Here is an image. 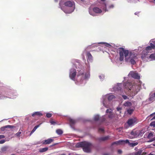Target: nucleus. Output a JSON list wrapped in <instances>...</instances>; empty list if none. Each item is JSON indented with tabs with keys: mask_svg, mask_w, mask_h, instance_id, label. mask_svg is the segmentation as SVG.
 I'll return each instance as SVG.
<instances>
[{
	"mask_svg": "<svg viewBox=\"0 0 155 155\" xmlns=\"http://www.w3.org/2000/svg\"><path fill=\"white\" fill-rule=\"evenodd\" d=\"M119 51L120 55L119 60L120 61L124 60V54L126 62H129L133 65L136 63L135 60L137 59V58L135 54L132 53L128 50H125L123 48H119Z\"/></svg>",
	"mask_w": 155,
	"mask_h": 155,
	"instance_id": "nucleus-1",
	"label": "nucleus"
},
{
	"mask_svg": "<svg viewBox=\"0 0 155 155\" xmlns=\"http://www.w3.org/2000/svg\"><path fill=\"white\" fill-rule=\"evenodd\" d=\"M124 85L126 89L132 90L131 92L134 95H135L139 91V87L133 85L131 83L126 82L124 84Z\"/></svg>",
	"mask_w": 155,
	"mask_h": 155,
	"instance_id": "nucleus-2",
	"label": "nucleus"
},
{
	"mask_svg": "<svg viewBox=\"0 0 155 155\" xmlns=\"http://www.w3.org/2000/svg\"><path fill=\"white\" fill-rule=\"evenodd\" d=\"M77 146L79 147L83 148V150L84 152L89 153L91 151V149L92 145L91 143L84 141L77 143Z\"/></svg>",
	"mask_w": 155,
	"mask_h": 155,
	"instance_id": "nucleus-3",
	"label": "nucleus"
},
{
	"mask_svg": "<svg viewBox=\"0 0 155 155\" xmlns=\"http://www.w3.org/2000/svg\"><path fill=\"white\" fill-rule=\"evenodd\" d=\"M77 72L76 70L74 68L70 69L69 73V77L73 80H74L76 76Z\"/></svg>",
	"mask_w": 155,
	"mask_h": 155,
	"instance_id": "nucleus-4",
	"label": "nucleus"
},
{
	"mask_svg": "<svg viewBox=\"0 0 155 155\" xmlns=\"http://www.w3.org/2000/svg\"><path fill=\"white\" fill-rule=\"evenodd\" d=\"M77 77L81 79V81H82L87 78L86 74H84V73L81 71H80L78 73Z\"/></svg>",
	"mask_w": 155,
	"mask_h": 155,
	"instance_id": "nucleus-5",
	"label": "nucleus"
},
{
	"mask_svg": "<svg viewBox=\"0 0 155 155\" xmlns=\"http://www.w3.org/2000/svg\"><path fill=\"white\" fill-rule=\"evenodd\" d=\"M146 154V153L143 152L141 149H139L138 151L130 153L128 155H145Z\"/></svg>",
	"mask_w": 155,
	"mask_h": 155,
	"instance_id": "nucleus-6",
	"label": "nucleus"
},
{
	"mask_svg": "<svg viewBox=\"0 0 155 155\" xmlns=\"http://www.w3.org/2000/svg\"><path fill=\"white\" fill-rule=\"evenodd\" d=\"M133 78L136 79H139L140 76L138 74L134 71H130L129 74Z\"/></svg>",
	"mask_w": 155,
	"mask_h": 155,
	"instance_id": "nucleus-7",
	"label": "nucleus"
},
{
	"mask_svg": "<svg viewBox=\"0 0 155 155\" xmlns=\"http://www.w3.org/2000/svg\"><path fill=\"white\" fill-rule=\"evenodd\" d=\"M137 120V119L135 118L130 119L128 120L127 123L129 126H130L136 123Z\"/></svg>",
	"mask_w": 155,
	"mask_h": 155,
	"instance_id": "nucleus-8",
	"label": "nucleus"
},
{
	"mask_svg": "<svg viewBox=\"0 0 155 155\" xmlns=\"http://www.w3.org/2000/svg\"><path fill=\"white\" fill-rule=\"evenodd\" d=\"M139 134L140 132L138 130L132 131L130 133V134L133 136V138L137 137L139 136Z\"/></svg>",
	"mask_w": 155,
	"mask_h": 155,
	"instance_id": "nucleus-9",
	"label": "nucleus"
},
{
	"mask_svg": "<svg viewBox=\"0 0 155 155\" xmlns=\"http://www.w3.org/2000/svg\"><path fill=\"white\" fill-rule=\"evenodd\" d=\"M54 141V140L49 138L47 140H45L43 141V144L44 145H47L50 144L51 142H53Z\"/></svg>",
	"mask_w": 155,
	"mask_h": 155,
	"instance_id": "nucleus-10",
	"label": "nucleus"
},
{
	"mask_svg": "<svg viewBox=\"0 0 155 155\" xmlns=\"http://www.w3.org/2000/svg\"><path fill=\"white\" fill-rule=\"evenodd\" d=\"M64 5L68 7H72L74 5V2L70 1H68L65 2Z\"/></svg>",
	"mask_w": 155,
	"mask_h": 155,
	"instance_id": "nucleus-11",
	"label": "nucleus"
},
{
	"mask_svg": "<svg viewBox=\"0 0 155 155\" xmlns=\"http://www.w3.org/2000/svg\"><path fill=\"white\" fill-rule=\"evenodd\" d=\"M155 48V45L154 44L151 43L150 44V46L147 47L146 48V50L147 51L151 50L152 49H154Z\"/></svg>",
	"mask_w": 155,
	"mask_h": 155,
	"instance_id": "nucleus-12",
	"label": "nucleus"
},
{
	"mask_svg": "<svg viewBox=\"0 0 155 155\" xmlns=\"http://www.w3.org/2000/svg\"><path fill=\"white\" fill-rule=\"evenodd\" d=\"M69 121L71 126L72 128L73 127L74 125L76 122V120L74 119H70L69 120Z\"/></svg>",
	"mask_w": 155,
	"mask_h": 155,
	"instance_id": "nucleus-13",
	"label": "nucleus"
},
{
	"mask_svg": "<svg viewBox=\"0 0 155 155\" xmlns=\"http://www.w3.org/2000/svg\"><path fill=\"white\" fill-rule=\"evenodd\" d=\"M93 11L97 13H100L102 12V10L98 7H94L93 8Z\"/></svg>",
	"mask_w": 155,
	"mask_h": 155,
	"instance_id": "nucleus-14",
	"label": "nucleus"
},
{
	"mask_svg": "<svg viewBox=\"0 0 155 155\" xmlns=\"http://www.w3.org/2000/svg\"><path fill=\"white\" fill-rule=\"evenodd\" d=\"M109 137L107 136L104 137H102L99 138L98 140L100 141H104L108 140L109 139Z\"/></svg>",
	"mask_w": 155,
	"mask_h": 155,
	"instance_id": "nucleus-15",
	"label": "nucleus"
},
{
	"mask_svg": "<svg viewBox=\"0 0 155 155\" xmlns=\"http://www.w3.org/2000/svg\"><path fill=\"white\" fill-rule=\"evenodd\" d=\"M48 149L47 147L40 148L39 149V152L40 153H43L46 151Z\"/></svg>",
	"mask_w": 155,
	"mask_h": 155,
	"instance_id": "nucleus-16",
	"label": "nucleus"
},
{
	"mask_svg": "<svg viewBox=\"0 0 155 155\" xmlns=\"http://www.w3.org/2000/svg\"><path fill=\"white\" fill-rule=\"evenodd\" d=\"M86 55L87 57V60H88L89 61H91L92 60V56L89 52H87V53Z\"/></svg>",
	"mask_w": 155,
	"mask_h": 155,
	"instance_id": "nucleus-17",
	"label": "nucleus"
},
{
	"mask_svg": "<svg viewBox=\"0 0 155 155\" xmlns=\"http://www.w3.org/2000/svg\"><path fill=\"white\" fill-rule=\"evenodd\" d=\"M149 100L150 101H153L155 100V92L153 94L150 95V97L149 98Z\"/></svg>",
	"mask_w": 155,
	"mask_h": 155,
	"instance_id": "nucleus-18",
	"label": "nucleus"
},
{
	"mask_svg": "<svg viewBox=\"0 0 155 155\" xmlns=\"http://www.w3.org/2000/svg\"><path fill=\"white\" fill-rule=\"evenodd\" d=\"M42 115V113L40 112H36L34 113H33L32 115V116L33 117H34V116L35 115L38 116H41Z\"/></svg>",
	"mask_w": 155,
	"mask_h": 155,
	"instance_id": "nucleus-19",
	"label": "nucleus"
},
{
	"mask_svg": "<svg viewBox=\"0 0 155 155\" xmlns=\"http://www.w3.org/2000/svg\"><path fill=\"white\" fill-rule=\"evenodd\" d=\"M123 141H121V140H119L117 141H116L115 142H114L112 143V145H113L114 144H117V145H119L120 144H122V142Z\"/></svg>",
	"mask_w": 155,
	"mask_h": 155,
	"instance_id": "nucleus-20",
	"label": "nucleus"
},
{
	"mask_svg": "<svg viewBox=\"0 0 155 155\" xmlns=\"http://www.w3.org/2000/svg\"><path fill=\"white\" fill-rule=\"evenodd\" d=\"M124 106L126 107H130L131 106V103L129 101H127L124 104Z\"/></svg>",
	"mask_w": 155,
	"mask_h": 155,
	"instance_id": "nucleus-21",
	"label": "nucleus"
},
{
	"mask_svg": "<svg viewBox=\"0 0 155 155\" xmlns=\"http://www.w3.org/2000/svg\"><path fill=\"white\" fill-rule=\"evenodd\" d=\"M153 134L154 133L153 132H150L149 133L148 135L147 136V138L148 139H152V137L153 136Z\"/></svg>",
	"mask_w": 155,
	"mask_h": 155,
	"instance_id": "nucleus-22",
	"label": "nucleus"
},
{
	"mask_svg": "<svg viewBox=\"0 0 155 155\" xmlns=\"http://www.w3.org/2000/svg\"><path fill=\"white\" fill-rule=\"evenodd\" d=\"M56 133L58 135H61L63 134L62 130L60 129H58L56 130Z\"/></svg>",
	"mask_w": 155,
	"mask_h": 155,
	"instance_id": "nucleus-23",
	"label": "nucleus"
},
{
	"mask_svg": "<svg viewBox=\"0 0 155 155\" xmlns=\"http://www.w3.org/2000/svg\"><path fill=\"white\" fill-rule=\"evenodd\" d=\"M39 127V125H38L35 126L32 130L31 132L30 135H31L36 130V129Z\"/></svg>",
	"mask_w": 155,
	"mask_h": 155,
	"instance_id": "nucleus-24",
	"label": "nucleus"
},
{
	"mask_svg": "<svg viewBox=\"0 0 155 155\" xmlns=\"http://www.w3.org/2000/svg\"><path fill=\"white\" fill-rule=\"evenodd\" d=\"M138 144V143L137 142H136L135 143H129V145L131 147H134L135 146L137 145Z\"/></svg>",
	"mask_w": 155,
	"mask_h": 155,
	"instance_id": "nucleus-25",
	"label": "nucleus"
},
{
	"mask_svg": "<svg viewBox=\"0 0 155 155\" xmlns=\"http://www.w3.org/2000/svg\"><path fill=\"white\" fill-rule=\"evenodd\" d=\"M100 118L98 115H96L94 116V120L95 121H97L99 120H100Z\"/></svg>",
	"mask_w": 155,
	"mask_h": 155,
	"instance_id": "nucleus-26",
	"label": "nucleus"
},
{
	"mask_svg": "<svg viewBox=\"0 0 155 155\" xmlns=\"http://www.w3.org/2000/svg\"><path fill=\"white\" fill-rule=\"evenodd\" d=\"M115 98V97L114 96L112 95H110L108 96V99L109 101H111L114 98Z\"/></svg>",
	"mask_w": 155,
	"mask_h": 155,
	"instance_id": "nucleus-27",
	"label": "nucleus"
},
{
	"mask_svg": "<svg viewBox=\"0 0 155 155\" xmlns=\"http://www.w3.org/2000/svg\"><path fill=\"white\" fill-rule=\"evenodd\" d=\"M149 57L152 60H155V54H151Z\"/></svg>",
	"mask_w": 155,
	"mask_h": 155,
	"instance_id": "nucleus-28",
	"label": "nucleus"
},
{
	"mask_svg": "<svg viewBox=\"0 0 155 155\" xmlns=\"http://www.w3.org/2000/svg\"><path fill=\"white\" fill-rule=\"evenodd\" d=\"M6 127H7V128H8L11 129H13L15 128V126L10 125H6Z\"/></svg>",
	"mask_w": 155,
	"mask_h": 155,
	"instance_id": "nucleus-29",
	"label": "nucleus"
},
{
	"mask_svg": "<svg viewBox=\"0 0 155 155\" xmlns=\"http://www.w3.org/2000/svg\"><path fill=\"white\" fill-rule=\"evenodd\" d=\"M127 113L130 114H131L133 112V109H128L127 110Z\"/></svg>",
	"mask_w": 155,
	"mask_h": 155,
	"instance_id": "nucleus-30",
	"label": "nucleus"
},
{
	"mask_svg": "<svg viewBox=\"0 0 155 155\" xmlns=\"http://www.w3.org/2000/svg\"><path fill=\"white\" fill-rule=\"evenodd\" d=\"M150 126L153 127H155V121L151 122L150 124Z\"/></svg>",
	"mask_w": 155,
	"mask_h": 155,
	"instance_id": "nucleus-31",
	"label": "nucleus"
},
{
	"mask_svg": "<svg viewBox=\"0 0 155 155\" xmlns=\"http://www.w3.org/2000/svg\"><path fill=\"white\" fill-rule=\"evenodd\" d=\"M121 141H123V142H122V143H128L129 144V143H130L129 140H121Z\"/></svg>",
	"mask_w": 155,
	"mask_h": 155,
	"instance_id": "nucleus-32",
	"label": "nucleus"
},
{
	"mask_svg": "<svg viewBox=\"0 0 155 155\" xmlns=\"http://www.w3.org/2000/svg\"><path fill=\"white\" fill-rule=\"evenodd\" d=\"M105 120V118L104 117H102L100 118V121L101 122H103Z\"/></svg>",
	"mask_w": 155,
	"mask_h": 155,
	"instance_id": "nucleus-33",
	"label": "nucleus"
},
{
	"mask_svg": "<svg viewBox=\"0 0 155 155\" xmlns=\"http://www.w3.org/2000/svg\"><path fill=\"white\" fill-rule=\"evenodd\" d=\"M112 110H111V109H107L106 111V113H109V114H110V113H112Z\"/></svg>",
	"mask_w": 155,
	"mask_h": 155,
	"instance_id": "nucleus-34",
	"label": "nucleus"
},
{
	"mask_svg": "<svg viewBox=\"0 0 155 155\" xmlns=\"http://www.w3.org/2000/svg\"><path fill=\"white\" fill-rule=\"evenodd\" d=\"M113 117V115L112 114V112L110 113L108 115V117L110 118H112Z\"/></svg>",
	"mask_w": 155,
	"mask_h": 155,
	"instance_id": "nucleus-35",
	"label": "nucleus"
},
{
	"mask_svg": "<svg viewBox=\"0 0 155 155\" xmlns=\"http://www.w3.org/2000/svg\"><path fill=\"white\" fill-rule=\"evenodd\" d=\"M46 116L48 118H50L52 116V114L50 113H47L46 114Z\"/></svg>",
	"mask_w": 155,
	"mask_h": 155,
	"instance_id": "nucleus-36",
	"label": "nucleus"
},
{
	"mask_svg": "<svg viewBox=\"0 0 155 155\" xmlns=\"http://www.w3.org/2000/svg\"><path fill=\"white\" fill-rule=\"evenodd\" d=\"M21 132H19V131L18 132V133H17L15 134V135L17 136V137H19L20 136V134H21Z\"/></svg>",
	"mask_w": 155,
	"mask_h": 155,
	"instance_id": "nucleus-37",
	"label": "nucleus"
},
{
	"mask_svg": "<svg viewBox=\"0 0 155 155\" xmlns=\"http://www.w3.org/2000/svg\"><path fill=\"white\" fill-rule=\"evenodd\" d=\"M98 131L99 132H104V129L103 128H99L98 129Z\"/></svg>",
	"mask_w": 155,
	"mask_h": 155,
	"instance_id": "nucleus-38",
	"label": "nucleus"
},
{
	"mask_svg": "<svg viewBox=\"0 0 155 155\" xmlns=\"http://www.w3.org/2000/svg\"><path fill=\"white\" fill-rule=\"evenodd\" d=\"M6 126H4L1 127V130L2 131H4L5 130V129L6 128H7V127H6Z\"/></svg>",
	"mask_w": 155,
	"mask_h": 155,
	"instance_id": "nucleus-39",
	"label": "nucleus"
},
{
	"mask_svg": "<svg viewBox=\"0 0 155 155\" xmlns=\"http://www.w3.org/2000/svg\"><path fill=\"white\" fill-rule=\"evenodd\" d=\"M50 122L51 124L53 125H55L56 123L54 121L52 120H51L50 121Z\"/></svg>",
	"mask_w": 155,
	"mask_h": 155,
	"instance_id": "nucleus-40",
	"label": "nucleus"
},
{
	"mask_svg": "<svg viewBox=\"0 0 155 155\" xmlns=\"http://www.w3.org/2000/svg\"><path fill=\"white\" fill-rule=\"evenodd\" d=\"M122 97L123 99L124 100H126L128 99L127 97L125 95H122Z\"/></svg>",
	"mask_w": 155,
	"mask_h": 155,
	"instance_id": "nucleus-41",
	"label": "nucleus"
},
{
	"mask_svg": "<svg viewBox=\"0 0 155 155\" xmlns=\"http://www.w3.org/2000/svg\"><path fill=\"white\" fill-rule=\"evenodd\" d=\"M155 140V137H153L152 138V139H151L148 142H151Z\"/></svg>",
	"mask_w": 155,
	"mask_h": 155,
	"instance_id": "nucleus-42",
	"label": "nucleus"
},
{
	"mask_svg": "<svg viewBox=\"0 0 155 155\" xmlns=\"http://www.w3.org/2000/svg\"><path fill=\"white\" fill-rule=\"evenodd\" d=\"M5 140H0V144H2L5 142Z\"/></svg>",
	"mask_w": 155,
	"mask_h": 155,
	"instance_id": "nucleus-43",
	"label": "nucleus"
},
{
	"mask_svg": "<svg viewBox=\"0 0 155 155\" xmlns=\"http://www.w3.org/2000/svg\"><path fill=\"white\" fill-rule=\"evenodd\" d=\"M6 149H7V147H3L2 149V150L3 151H4L6 150Z\"/></svg>",
	"mask_w": 155,
	"mask_h": 155,
	"instance_id": "nucleus-44",
	"label": "nucleus"
},
{
	"mask_svg": "<svg viewBox=\"0 0 155 155\" xmlns=\"http://www.w3.org/2000/svg\"><path fill=\"white\" fill-rule=\"evenodd\" d=\"M117 152L118 154H121L122 153V151L120 150H119L117 151Z\"/></svg>",
	"mask_w": 155,
	"mask_h": 155,
	"instance_id": "nucleus-45",
	"label": "nucleus"
},
{
	"mask_svg": "<svg viewBox=\"0 0 155 155\" xmlns=\"http://www.w3.org/2000/svg\"><path fill=\"white\" fill-rule=\"evenodd\" d=\"M5 136L4 135H0V139L5 138Z\"/></svg>",
	"mask_w": 155,
	"mask_h": 155,
	"instance_id": "nucleus-46",
	"label": "nucleus"
},
{
	"mask_svg": "<svg viewBox=\"0 0 155 155\" xmlns=\"http://www.w3.org/2000/svg\"><path fill=\"white\" fill-rule=\"evenodd\" d=\"M117 111H119L121 110V108L120 107H117Z\"/></svg>",
	"mask_w": 155,
	"mask_h": 155,
	"instance_id": "nucleus-47",
	"label": "nucleus"
},
{
	"mask_svg": "<svg viewBox=\"0 0 155 155\" xmlns=\"http://www.w3.org/2000/svg\"><path fill=\"white\" fill-rule=\"evenodd\" d=\"M106 46L107 47H110V46H111V45H110L109 44H108V43H106Z\"/></svg>",
	"mask_w": 155,
	"mask_h": 155,
	"instance_id": "nucleus-48",
	"label": "nucleus"
},
{
	"mask_svg": "<svg viewBox=\"0 0 155 155\" xmlns=\"http://www.w3.org/2000/svg\"><path fill=\"white\" fill-rule=\"evenodd\" d=\"M114 7V6L113 5H111L109 6L110 8H113Z\"/></svg>",
	"mask_w": 155,
	"mask_h": 155,
	"instance_id": "nucleus-49",
	"label": "nucleus"
},
{
	"mask_svg": "<svg viewBox=\"0 0 155 155\" xmlns=\"http://www.w3.org/2000/svg\"><path fill=\"white\" fill-rule=\"evenodd\" d=\"M103 104H104V105L105 106V107L107 108H108V107L104 103H103Z\"/></svg>",
	"mask_w": 155,
	"mask_h": 155,
	"instance_id": "nucleus-50",
	"label": "nucleus"
},
{
	"mask_svg": "<svg viewBox=\"0 0 155 155\" xmlns=\"http://www.w3.org/2000/svg\"><path fill=\"white\" fill-rule=\"evenodd\" d=\"M68 155H74L73 153H70L68 154Z\"/></svg>",
	"mask_w": 155,
	"mask_h": 155,
	"instance_id": "nucleus-51",
	"label": "nucleus"
},
{
	"mask_svg": "<svg viewBox=\"0 0 155 155\" xmlns=\"http://www.w3.org/2000/svg\"><path fill=\"white\" fill-rule=\"evenodd\" d=\"M155 114V113H153V114H151L150 116V117H152V116L153 115H154V114Z\"/></svg>",
	"mask_w": 155,
	"mask_h": 155,
	"instance_id": "nucleus-52",
	"label": "nucleus"
},
{
	"mask_svg": "<svg viewBox=\"0 0 155 155\" xmlns=\"http://www.w3.org/2000/svg\"><path fill=\"white\" fill-rule=\"evenodd\" d=\"M117 88L118 89V90H121V87H119V88H118L117 87Z\"/></svg>",
	"mask_w": 155,
	"mask_h": 155,
	"instance_id": "nucleus-53",
	"label": "nucleus"
},
{
	"mask_svg": "<svg viewBox=\"0 0 155 155\" xmlns=\"http://www.w3.org/2000/svg\"><path fill=\"white\" fill-rule=\"evenodd\" d=\"M154 119H155V116H154L152 119L151 120H154Z\"/></svg>",
	"mask_w": 155,
	"mask_h": 155,
	"instance_id": "nucleus-54",
	"label": "nucleus"
},
{
	"mask_svg": "<svg viewBox=\"0 0 155 155\" xmlns=\"http://www.w3.org/2000/svg\"><path fill=\"white\" fill-rule=\"evenodd\" d=\"M103 155H109V154L107 153H105Z\"/></svg>",
	"mask_w": 155,
	"mask_h": 155,
	"instance_id": "nucleus-55",
	"label": "nucleus"
},
{
	"mask_svg": "<svg viewBox=\"0 0 155 155\" xmlns=\"http://www.w3.org/2000/svg\"><path fill=\"white\" fill-rule=\"evenodd\" d=\"M58 144V143H54V144H53L52 146H54L56 144Z\"/></svg>",
	"mask_w": 155,
	"mask_h": 155,
	"instance_id": "nucleus-56",
	"label": "nucleus"
},
{
	"mask_svg": "<svg viewBox=\"0 0 155 155\" xmlns=\"http://www.w3.org/2000/svg\"><path fill=\"white\" fill-rule=\"evenodd\" d=\"M0 99H3V97H0Z\"/></svg>",
	"mask_w": 155,
	"mask_h": 155,
	"instance_id": "nucleus-57",
	"label": "nucleus"
},
{
	"mask_svg": "<svg viewBox=\"0 0 155 155\" xmlns=\"http://www.w3.org/2000/svg\"><path fill=\"white\" fill-rule=\"evenodd\" d=\"M60 155H66V154H65V153H63L62 154H61Z\"/></svg>",
	"mask_w": 155,
	"mask_h": 155,
	"instance_id": "nucleus-58",
	"label": "nucleus"
},
{
	"mask_svg": "<svg viewBox=\"0 0 155 155\" xmlns=\"http://www.w3.org/2000/svg\"><path fill=\"white\" fill-rule=\"evenodd\" d=\"M120 86H121V84H119V85L118 86V87H119Z\"/></svg>",
	"mask_w": 155,
	"mask_h": 155,
	"instance_id": "nucleus-59",
	"label": "nucleus"
},
{
	"mask_svg": "<svg viewBox=\"0 0 155 155\" xmlns=\"http://www.w3.org/2000/svg\"><path fill=\"white\" fill-rule=\"evenodd\" d=\"M135 15H137V13H136V12H135Z\"/></svg>",
	"mask_w": 155,
	"mask_h": 155,
	"instance_id": "nucleus-60",
	"label": "nucleus"
},
{
	"mask_svg": "<svg viewBox=\"0 0 155 155\" xmlns=\"http://www.w3.org/2000/svg\"><path fill=\"white\" fill-rule=\"evenodd\" d=\"M55 1L56 2H57V0H55Z\"/></svg>",
	"mask_w": 155,
	"mask_h": 155,
	"instance_id": "nucleus-61",
	"label": "nucleus"
},
{
	"mask_svg": "<svg viewBox=\"0 0 155 155\" xmlns=\"http://www.w3.org/2000/svg\"><path fill=\"white\" fill-rule=\"evenodd\" d=\"M11 155H15V154H11Z\"/></svg>",
	"mask_w": 155,
	"mask_h": 155,
	"instance_id": "nucleus-62",
	"label": "nucleus"
},
{
	"mask_svg": "<svg viewBox=\"0 0 155 155\" xmlns=\"http://www.w3.org/2000/svg\"><path fill=\"white\" fill-rule=\"evenodd\" d=\"M81 0L82 1H84V0Z\"/></svg>",
	"mask_w": 155,
	"mask_h": 155,
	"instance_id": "nucleus-63",
	"label": "nucleus"
},
{
	"mask_svg": "<svg viewBox=\"0 0 155 155\" xmlns=\"http://www.w3.org/2000/svg\"><path fill=\"white\" fill-rule=\"evenodd\" d=\"M153 146H155V144L153 145Z\"/></svg>",
	"mask_w": 155,
	"mask_h": 155,
	"instance_id": "nucleus-64",
	"label": "nucleus"
}]
</instances>
